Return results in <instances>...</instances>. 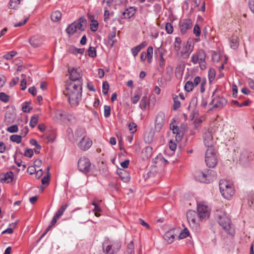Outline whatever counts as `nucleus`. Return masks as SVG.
Wrapping results in <instances>:
<instances>
[{
  "label": "nucleus",
  "instance_id": "obj_1",
  "mask_svg": "<svg viewBox=\"0 0 254 254\" xmlns=\"http://www.w3.org/2000/svg\"><path fill=\"white\" fill-rule=\"evenodd\" d=\"M82 84H75L66 83L64 94L67 97L71 106L78 105L82 96Z\"/></svg>",
  "mask_w": 254,
  "mask_h": 254
},
{
  "label": "nucleus",
  "instance_id": "obj_2",
  "mask_svg": "<svg viewBox=\"0 0 254 254\" xmlns=\"http://www.w3.org/2000/svg\"><path fill=\"white\" fill-rule=\"evenodd\" d=\"M215 218L219 225L225 232L231 236L235 234V229L231 224L230 219L225 212L217 210L215 213Z\"/></svg>",
  "mask_w": 254,
  "mask_h": 254
},
{
  "label": "nucleus",
  "instance_id": "obj_3",
  "mask_svg": "<svg viewBox=\"0 0 254 254\" xmlns=\"http://www.w3.org/2000/svg\"><path fill=\"white\" fill-rule=\"evenodd\" d=\"M194 177L200 182L209 183L216 178V173L212 170H206L204 172L199 170L194 173Z\"/></svg>",
  "mask_w": 254,
  "mask_h": 254
},
{
  "label": "nucleus",
  "instance_id": "obj_4",
  "mask_svg": "<svg viewBox=\"0 0 254 254\" xmlns=\"http://www.w3.org/2000/svg\"><path fill=\"white\" fill-rule=\"evenodd\" d=\"M219 189L222 196L227 199H230L235 193L233 185L225 180L220 181Z\"/></svg>",
  "mask_w": 254,
  "mask_h": 254
},
{
  "label": "nucleus",
  "instance_id": "obj_5",
  "mask_svg": "<svg viewBox=\"0 0 254 254\" xmlns=\"http://www.w3.org/2000/svg\"><path fill=\"white\" fill-rule=\"evenodd\" d=\"M205 59V52L203 50L200 49L196 54L192 55L190 61L194 64H199L200 68L204 70L206 68Z\"/></svg>",
  "mask_w": 254,
  "mask_h": 254
},
{
  "label": "nucleus",
  "instance_id": "obj_6",
  "mask_svg": "<svg viewBox=\"0 0 254 254\" xmlns=\"http://www.w3.org/2000/svg\"><path fill=\"white\" fill-rule=\"evenodd\" d=\"M197 216L201 221L206 220L210 215V210L204 201L197 203Z\"/></svg>",
  "mask_w": 254,
  "mask_h": 254
},
{
  "label": "nucleus",
  "instance_id": "obj_7",
  "mask_svg": "<svg viewBox=\"0 0 254 254\" xmlns=\"http://www.w3.org/2000/svg\"><path fill=\"white\" fill-rule=\"evenodd\" d=\"M205 162L209 167L213 168L217 163V159L214 148H207L205 152Z\"/></svg>",
  "mask_w": 254,
  "mask_h": 254
},
{
  "label": "nucleus",
  "instance_id": "obj_8",
  "mask_svg": "<svg viewBox=\"0 0 254 254\" xmlns=\"http://www.w3.org/2000/svg\"><path fill=\"white\" fill-rule=\"evenodd\" d=\"M69 73V80L66 83L75 84H82V79L80 70L73 68L71 70L68 69Z\"/></svg>",
  "mask_w": 254,
  "mask_h": 254
},
{
  "label": "nucleus",
  "instance_id": "obj_9",
  "mask_svg": "<svg viewBox=\"0 0 254 254\" xmlns=\"http://www.w3.org/2000/svg\"><path fill=\"white\" fill-rule=\"evenodd\" d=\"M254 159V154L247 150H243L240 153L239 163L243 166H248Z\"/></svg>",
  "mask_w": 254,
  "mask_h": 254
},
{
  "label": "nucleus",
  "instance_id": "obj_10",
  "mask_svg": "<svg viewBox=\"0 0 254 254\" xmlns=\"http://www.w3.org/2000/svg\"><path fill=\"white\" fill-rule=\"evenodd\" d=\"M227 101L222 96L213 94L212 96V101L210 104L213 105V108L220 110L223 108L227 104Z\"/></svg>",
  "mask_w": 254,
  "mask_h": 254
},
{
  "label": "nucleus",
  "instance_id": "obj_11",
  "mask_svg": "<svg viewBox=\"0 0 254 254\" xmlns=\"http://www.w3.org/2000/svg\"><path fill=\"white\" fill-rule=\"evenodd\" d=\"M165 120V115L164 112L160 111L156 115L154 121V130L159 132L163 128Z\"/></svg>",
  "mask_w": 254,
  "mask_h": 254
},
{
  "label": "nucleus",
  "instance_id": "obj_12",
  "mask_svg": "<svg viewBox=\"0 0 254 254\" xmlns=\"http://www.w3.org/2000/svg\"><path fill=\"white\" fill-rule=\"evenodd\" d=\"M77 167L79 171L87 174L90 171L91 163L88 158L81 157L78 161Z\"/></svg>",
  "mask_w": 254,
  "mask_h": 254
},
{
  "label": "nucleus",
  "instance_id": "obj_13",
  "mask_svg": "<svg viewBox=\"0 0 254 254\" xmlns=\"http://www.w3.org/2000/svg\"><path fill=\"white\" fill-rule=\"evenodd\" d=\"M55 118L59 122L66 123L71 121L73 117L64 111L57 110L55 113Z\"/></svg>",
  "mask_w": 254,
  "mask_h": 254
},
{
  "label": "nucleus",
  "instance_id": "obj_14",
  "mask_svg": "<svg viewBox=\"0 0 254 254\" xmlns=\"http://www.w3.org/2000/svg\"><path fill=\"white\" fill-rule=\"evenodd\" d=\"M92 141L87 136L82 138L77 143V146L82 150H87L92 145Z\"/></svg>",
  "mask_w": 254,
  "mask_h": 254
},
{
  "label": "nucleus",
  "instance_id": "obj_15",
  "mask_svg": "<svg viewBox=\"0 0 254 254\" xmlns=\"http://www.w3.org/2000/svg\"><path fill=\"white\" fill-rule=\"evenodd\" d=\"M121 245L119 244H113L107 245L106 247L103 245V250L105 254H114L120 249Z\"/></svg>",
  "mask_w": 254,
  "mask_h": 254
},
{
  "label": "nucleus",
  "instance_id": "obj_16",
  "mask_svg": "<svg viewBox=\"0 0 254 254\" xmlns=\"http://www.w3.org/2000/svg\"><path fill=\"white\" fill-rule=\"evenodd\" d=\"M179 25L181 33L184 34L188 30L191 28L192 24L190 19H185L180 21Z\"/></svg>",
  "mask_w": 254,
  "mask_h": 254
},
{
  "label": "nucleus",
  "instance_id": "obj_17",
  "mask_svg": "<svg viewBox=\"0 0 254 254\" xmlns=\"http://www.w3.org/2000/svg\"><path fill=\"white\" fill-rule=\"evenodd\" d=\"M203 141L205 146L208 148H213V138L212 132L210 131H207L203 134Z\"/></svg>",
  "mask_w": 254,
  "mask_h": 254
},
{
  "label": "nucleus",
  "instance_id": "obj_18",
  "mask_svg": "<svg viewBox=\"0 0 254 254\" xmlns=\"http://www.w3.org/2000/svg\"><path fill=\"white\" fill-rule=\"evenodd\" d=\"M193 46H191V44L188 42L185 46L183 47L181 52V56L184 58H188L192 52Z\"/></svg>",
  "mask_w": 254,
  "mask_h": 254
},
{
  "label": "nucleus",
  "instance_id": "obj_19",
  "mask_svg": "<svg viewBox=\"0 0 254 254\" xmlns=\"http://www.w3.org/2000/svg\"><path fill=\"white\" fill-rule=\"evenodd\" d=\"M30 45L34 48L40 47L42 44V40L41 37L34 36L29 40Z\"/></svg>",
  "mask_w": 254,
  "mask_h": 254
},
{
  "label": "nucleus",
  "instance_id": "obj_20",
  "mask_svg": "<svg viewBox=\"0 0 254 254\" xmlns=\"http://www.w3.org/2000/svg\"><path fill=\"white\" fill-rule=\"evenodd\" d=\"M147 45V43L146 41H144L142 42L139 45L132 48L131 49V53L134 57H136L138 53L140 51V50L146 46Z\"/></svg>",
  "mask_w": 254,
  "mask_h": 254
},
{
  "label": "nucleus",
  "instance_id": "obj_21",
  "mask_svg": "<svg viewBox=\"0 0 254 254\" xmlns=\"http://www.w3.org/2000/svg\"><path fill=\"white\" fill-rule=\"evenodd\" d=\"M77 28L81 31L85 30L86 27V20L84 17H80L76 21Z\"/></svg>",
  "mask_w": 254,
  "mask_h": 254
},
{
  "label": "nucleus",
  "instance_id": "obj_22",
  "mask_svg": "<svg viewBox=\"0 0 254 254\" xmlns=\"http://www.w3.org/2000/svg\"><path fill=\"white\" fill-rule=\"evenodd\" d=\"M201 221L199 218H194L192 221L189 222L190 227L195 232H199L200 230L199 221Z\"/></svg>",
  "mask_w": 254,
  "mask_h": 254
},
{
  "label": "nucleus",
  "instance_id": "obj_23",
  "mask_svg": "<svg viewBox=\"0 0 254 254\" xmlns=\"http://www.w3.org/2000/svg\"><path fill=\"white\" fill-rule=\"evenodd\" d=\"M135 12V10L133 7H130L126 9L123 13L124 18H130L132 17Z\"/></svg>",
  "mask_w": 254,
  "mask_h": 254
},
{
  "label": "nucleus",
  "instance_id": "obj_24",
  "mask_svg": "<svg viewBox=\"0 0 254 254\" xmlns=\"http://www.w3.org/2000/svg\"><path fill=\"white\" fill-rule=\"evenodd\" d=\"M164 239L168 244L172 243L175 240V236L172 231L167 232L164 236Z\"/></svg>",
  "mask_w": 254,
  "mask_h": 254
},
{
  "label": "nucleus",
  "instance_id": "obj_25",
  "mask_svg": "<svg viewBox=\"0 0 254 254\" xmlns=\"http://www.w3.org/2000/svg\"><path fill=\"white\" fill-rule=\"evenodd\" d=\"M118 174L120 175L121 180L127 183L130 180V176L129 174L124 170H120L118 171Z\"/></svg>",
  "mask_w": 254,
  "mask_h": 254
},
{
  "label": "nucleus",
  "instance_id": "obj_26",
  "mask_svg": "<svg viewBox=\"0 0 254 254\" xmlns=\"http://www.w3.org/2000/svg\"><path fill=\"white\" fill-rule=\"evenodd\" d=\"M75 136L76 140L80 138L82 139L84 137H86V131L85 129L81 127L77 128L75 132Z\"/></svg>",
  "mask_w": 254,
  "mask_h": 254
},
{
  "label": "nucleus",
  "instance_id": "obj_27",
  "mask_svg": "<svg viewBox=\"0 0 254 254\" xmlns=\"http://www.w3.org/2000/svg\"><path fill=\"white\" fill-rule=\"evenodd\" d=\"M77 29L76 21H74L67 27L66 31L69 35H72L76 32Z\"/></svg>",
  "mask_w": 254,
  "mask_h": 254
},
{
  "label": "nucleus",
  "instance_id": "obj_28",
  "mask_svg": "<svg viewBox=\"0 0 254 254\" xmlns=\"http://www.w3.org/2000/svg\"><path fill=\"white\" fill-rule=\"evenodd\" d=\"M230 46L233 49H236L239 46V38L238 36L233 35L230 40Z\"/></svg>",
  "mask_w": 254,
  "mask_h": 254
},
{
  "label": "nucleus",
  "instance_id": "obj_29",
  "mask_svg": "<svg viewBox=\"0 0 254 254\" xmlns=\"http://www.w3.org/2000/svg\"><path fill=\"white\" fill-rule=\"evenodd\" d=\"M116 28L115 27H113L112 30L110 31L108 35V38L110 42H111V44L112 45H113L116 42V40H115L114 39L116 37Z\"/></svg>",
  "mask_w": 254,
  "mask_h": 254
},
{
  "label": "nucleus",
  "instance_id": "obj_30",
  "mask_svg": "<svg viewBox=\"0 0 254 254\" xmlns=\"http://www.w3.org/2000/svg\"><path fill=\"white\" fill-rule=\"evenodd\" d=\"M62 18V13L59 10L53 12L51 15V18L54 22L59 21Z\"/></svg>",
  "mask_w": 254,
  "mask_h": 254
},
{
  "label": "nucleus",
  "instance_id": "obj_31",
  "mask_svg": "<svg viewBox=\"0 0 254 254\" xmlns=\"http://www.w3.org/2000/svg\"><path fill=\"white\" fill-rule=\"evenodd\" d=\"M100 202L101 201L94 200L92 202V205L94 206V208L93 210V211H95V215L97 217H99L100 215V214H98V212H100L101 210V208L99 206V204Z\"/></svg>",
  "mask_w": 254,
  "mask_h": 254
},
{
  "label": "nucleus",
  "instance_id": "obj_32",
  "mask_svg": "<svg viewBox=\"0 0 254 254\" xmlns=\"http://www.w3.org/2000/svg\"><path fill=\"white\" fill-rule=\"evenodd\" d=\"M186 215L188 222L192 221L194 218L198 217L196 212L192 210L188 211Z\"/></svg>",
  "mask_w": 254,
  "mask_h": 254
},
{
  "label": "nucleus",
  "instance_id": "obj_33",
  "mask_svg": "<svg viewBox=\"0 0 254 254\" xmlns=\"http://www.w3.org/2000/svg\"><path fill=\"white\" fill-rule=\"evenodd\" d=\"M182 43L181 39L178 37L175 38V42L174 43V47L176 52L178 53L181 50V45Z\"/></svg>",
  "mask_w": 254,
  "mask_h": 254
},
{
  "label": "nucleus",
  "instance_id": "obj_34",
  "mask_svg": "<svg viewBox=\"0 0 254 254\" xmlns=\"http://www.w3.org/2000/svg\"><path fill=\"white\" fill-rule=\"evenodd\" d=\"M153 49L152 46L149 47L147 49L146 56L147 57V62L151 63L153 58Z\"/></svg>",
  "mask_w": 254,
  "mask_h": 254
},
{
  "label": "nucleus",
  "instance_id": "obj_35",
  "mask_svg": "<svg viewBox=\"0 0 254 254\" xmlns=\"http://www.w3.org/2000/svg\"><path fill=\"white\" fill-rule=\"evenodd\" d=\"M1 180L4 181L7 183H9L13 180V173L11 172L7 173L4 175V177L1 178Z\"/></svg>",
  "mask_w": 254,
  "mask_h": 254
},
{
  "label": "nucleus",
  "instance_id": "obj_36",
  "mask_svg": "<svg viewBox=\"0 0 254 254\" xmlns=\"http://www.w3.org/2000/svg\"><path fill=\"white\" fill-rule=\"evenodd\" d=\"M67 204H65L64 205L61 206V207L60 208V209L58 210V211L55 215L56 216V217L59 218L61 216H62L65 209L67 208Z\"/></svg>",
  "mask_w": 254,
  "mask_h": 254
},
{
  "label": "nucleus",
  "instance_id": "obj_37",
  "mask_svg": "<svg viewBox=\"0 0 254 254\" xmlns=\"http://www.w3.org/2000/svg\"><path fill=\"white\" fill-rule=\"evenodd\" d=\"M22 136L20 135L13 134L10 136V140L12 142L20 143L21 141Z\"/></svg>",
  "mask_w": 254,
  "mask_h": 254
},
{
  "label": "nucleus",
  "instance_id": "obj_38",
  "mask_svg": "<svg viewBox=\"0 0 254 254\" xmlns=\"http://www.w3.org/2000/svg\"><path fill=\"white\" fill-rule=\"evenodd\" d=\"M159 66L161 67H163L165 64V59L163 57L164 54H163V52H162V49H159Z\"/></svg>",
  "mask_w": 254,
  "mask_h": 254
},
{
  "label": "nucleus",
  "instance_id": "obj_39",
  "mask_svg": "<svg viewBox=\"0 0 254 254\" xmlns=\"http://www.w3.org/2000/svg\"><path fill=\"white\" fill-rule=\"evenodd\" d=\"M39 117L38 115H34L32 116L30 121V126L33 128L36 125H37Z\"/></svg>",
  "mask_w": 254,
  "mask_h": 254
},
{
  "label": "nucleus",
  "instance_id": "obj_40",
  "mask_svg": "<svg viewBox=\"0 0 254 254\" xmlns=\"http://www.w3.org/2000/svg\"><path fill=\"white\" fill-rule=\"evenodd\" d=\"M170 129L172 130L174 134H176L177 135H179V137L181 135V130L178 126H176L173 125H170Z\"/></svg>",
  "mask_w": 254,
  "mask_h": 254
},
{
  "label": "nucleus",
  "instance_id": "obj_41",
  "mask_svg": "<svg viewBox=\"0 0 254 254\" xmlns=\"http://www.w3.org/2000/svg\"><path fill=\"white\" fill-rule=\"evenodd\" d=\"M152 154V148L150 147H147L142 151V154H145V157L149 158L151 157Z\"/></svg>",
  "mask_w": 254,
  "mask_h": 254
},
{
  "label": "nucleus",
  "instance_id": "obj_42",
  "mask_svg": "<svg viewBox=\"0 0 254 254\" xmlns=\"http://www.w3.org/2000/svg\"><path fill=\"white\" fill-rule=\"evenodd\" d=\"M194 87L193 82L191 81H188L186 82L185 85V89L187 92H190L192 90Z\"/></svg>",
  "mask_w": 254,
  "mask_h": 254
},
{
  "label": "nucleus",
  "instance_id": "obj_43",
  "mask_svg": "<svg viewBox=\"0 0 254 254\" xmlns=\"http://www.w3.org/2000/svg\"><path fill=\"white\" fill-rule=\"evenodd\" d=\"M92 23L90 24V29L92 31L95 32L98 29V22L97 20L91 19Z\"/></svg>",
  "mask_w": 254,
  "mask_h": 254
},
{
  "label": "nucleus",
  "instance_id": "obj_44",
  "mask_svg": "<svg viewBox=\"0 0 254 254\" xmlns=\"http://www.w3.org/2000/svg\"><path fill=\"white\" fill-rule=\"evenodd\" d=\"M178 97L177 96H175L173 97L174 100V104H173V109L174 110H176L178 109L181 105L180 102L178 100Z\"/></svg>",
  "mask_w": 254,
  "mask_h": 254
},
{
  "label": "nucleus",
  "instance_id": "obj_45",
  "mask_svg": "<svg viewBox=\"0 0 254 254\" xmlns=\"http://www.w3.org/2000/svg\"><path fill=\"white\" fill-rule=\"evenodd\" d=\"M16 224H17L16 222L10 224L9 226H11V228H8L7 229H6V230H4L2 232V234H5V233L11 234V233H12L13 232V229L15 227V226L16 225Z\"/></svg>",
  "mask_w": 254,
  "mask_h": 254
},
{
  "label": "nucleus",
  "instance_id": "obj_46",
  "mask_svg": "<svg viewBox=\"0 0 254 254\" xmlns=\"http://www.w3.org/2000/svg\"><path fill=\"white\" fill-rule=\"evenodd\" d=\"M208 78L210 82H211L214 79L216 72L213 68H210L208 71Z\"/></svg>",
  "mask_w": 254,
  "mask_h": 254
},
{
  "label": "nucleus",
  "instance_id": "obj_47",
  "mask_svg": "<svg viewBox=\"0 0 254 254\" xmlns=\"http://www.w3.org/2000/svg\"><path fill=\"white\" fill-rule=\"evenodd\" d=\"M127 251L128 254H134V244L132 241L127 245Z\"/></svg>",
  "mask_w": 254,
  "mask_h": 254
},
{
  "label": "nucleus",
  "instance_id": "obj_48",
  "mask_svg": "<svg viewBox=\"0 0 254 254\" xmlns=\"http://www.w3.org/2000/svg\"><path fill=\"white\" fill-rule=\"evenodd\" d=\"M88 56L91 58H95L96 57V51L94 47H90L88 50Z\"/></svg>",
  "mask_w": 254,
  "mask_h": 254
},
{
  "label": "nucleus",
  "instance_id": "obj_49",
  "mask_svg": "<svg viewBox=\"0 0 254 254\" xmlns=\"http://www.w3.org/2000/svg\"><path fill=\"white\" fill-rule=\"evenodd\" d=\"M21 0H10L9 7L11 9H15L20 4Z\"/></svg>",
  "mask_w": 254,
  "mask_h": 254
},
{
  "label": "nucleus",
  "instance_id": "obj_50",
  "mask_svg": "<svg viewBox=\"0 0 254 254\" xmlns=\"http://www.w3.org/2000/svg\"><path fill=\"white\" fill-rule=\"evenodd\" d=\"M6 131L10 133H15L18 131L17 125H13L7 128Z\"/></svg>",
  "mask_w": 254,
  "mask_h": 254
},
{
  "label": "nucleus",
  "instance_id": "obj_51",
  "mask_svg": "<svg viewBox=\"0 0 254 254\" xmlns=\"http://www.w3.org/2000/svg\"><path fill=\"white\" fill-rule=\"evenodd\" d=\"M140 105L141 107H142V109L143 110H145L146 109L147 106L148 105V102L147 98L146 96H144L142 97V98L141 100Z\"/></svg>",
  "mask_w": 254,
  "mask_h": 254
},
{
  "label": "nucleus",
  "instance_id": "obj_52",
  "mask_svg": "<svg viewBox=\"0 0 254 254\" xmlns=\"http://www.w3.org/2000/svg\"><path fill=\"white\" fill-rule=\"evenodd\" d=\"M9 100V96L3 92L0 93V100L4 103L7 102Z\"/></svg>",
  "mask_w": 254,
  "mask_h": 254
},
{
  "label": "nucleus",
  "instance_id": "obj_53",
  "mask_svg": "<svg viewBox=\"0 0 254 254\" xmlns=\"http://www.w3.org/2000/svg\"><path fill=\"white\" fill-rule=\"evenodd\" d=\"M51 174L50 172H48V174L46 176L43 177L42 179L41 183L43 185H48L50 181V177Z\"/></svg>",
  "mask_w": 254,
  "mask_h": 254
},
{
  "label": "nucleus",
  "instance_id": "obj_54",
  "mask_svg": "<svg viewBox=\"0 0 254 254\" xmlns=\"http://www.w3.org/2000/svg\"><path fill=\"white\" fill-rule=\"evenodd\" d=\"M189 234L190 233L189 230L187 228H185L183 231H182L180 233L179 236V238L180 239H185L189 235Z\"/></svg>",
  "mask_w": 254,
  "mask_h": 254
},
{
  "label": "nucleus",
  "instance_id": "obj_55",
  "mask_svg": "<svg viewBox=\"0 0 254 254\" xmlns=\"http://www.w3.org/2000/svg\"><path fill=\"white\" fill-rule=\"evenodd\" d=\"M109 85L107 81L103 82L102 84V92L104 95H106L108 93L109 90Z\"/></svg>",
  "mask_w": 254,
  "mask_h": 254
},
{
  "label": "nucleus",
  "instance_id": "obj_56",
  "mask_svg": "<svg viewBox=\"0 0 254 254\" xmlns=\"http://www.w3.org/2000/svg\"><path fill=\"white\" fill-rule=\"evenodd\" d=\"M165 29L167 33L172 34L173 32V27L172 24L169 22L166 23Z\"/></svg>",
  "mask_w": 254,
  "mask_h": 254
},
{
  "label": "nucleus",
  "instance_id": "obj_57",
  "mask_svg": "<svg viewBox=\"0 0 254 254\" xmlns=\"http://www.w3.org/2000/svg\"><path fill=\"white\" fill-rule=\"evenodd\" d=\"M137 126L135 123L132 122L128 125V128L131 133H133L136 131Z\"/></svg>",
  "mask_w": 254,
  "mask_h": 254
},
{
  "label": "nucleus",
  "instance_id": "obj_58",
  "mask_svg": "<svg viewBox=\"0 0 254 254\" xmlns=\"http://www.w3.org/2000/svg\"><path fill=\"white\" fill-rule=\"evenodd\" d=\"M21 76L23 77L20 83L21 90H24L26 88V81L25 80V75L22 74Z\"/></svg>",
  "mask_w": 254,
  "mask_h": 254
},
{
  "label": "nucleus",
  "instance_id": "obj_59",
  "mask_svg": "<svg viewBox=\"0 0 254 254\" xmlns=\"http://www.w3.org/2000/svg\"><path fill=\"white\" fill-rule=\"evenodd\" d=\"M193 33L196 37H199L200 35V29L198 24H195L193 27Z\"/></svg>",
  "mask_w": 254,
  "mask_h": 254
},
{
  "label": "nucleus",
  "instance_id": "obj_60",
  "mask_svg": "<svg viewBox=\"0 0 254 254\" xmlns=\"http://www.w3.org/2000/svg\"><path fill=\"white\" fill-rule=\"evenodd\" d=\"M111 115V108L110 106H104V116L106 118L109 117Z\"/></svg>",
  "mask_w": 254,
  "mask_h": 254
},
{
  "label": "nucleus",
  "instance_id": "obj_61",
  "mask_svg": "<svg viewBox=\"0 0 254 254\" xmlns=\"http://www.w3.org/2000/svg\"><path fill=\"white\" fill-rule=\"evenodd\" d=\"M28 19H29V17L27 16H26L24 17L23 21L19 22L17 23H15L14 24V27L22 26L24 25L27 22V21L28 20Z\"/></svg>",
  "mask_w": 254,
  "mask_h": 254
},
{
  "label": "nucleus",
  "instance_id": "obj_62",
  "mask_svg": "<svg viewBox=\"0 0 254 254\" xmlns=\"http://www.w3.org/2000/svg\"><path fill=\"white\" fill-rule=\"evenodd\" d=\"M28 131L29 129L27 126L23 127L21 130L20 135L22 136V137H24L28 133Z\"/></svg>",
  "mask_w": 254,
  "mask_h": 254
},
{
  "label": "nucleus",
  "instance_id": "obj_63",
  "mask_svg": "<svg viewBox=\"0 0 254 254\" xmlns=\"http://www.w3.org/2000/svg\"><path fill=\"white\" fill-rule=\"evenodd\" d=\"M30 143L31 145L35 146L38 149L40 150L41 149V146L38 144V142L36 139H31L30 141Z\"/></svg>",
  "mask_w": 254,
  "mask_h": 254
},
{
  "label": "nucleus",
  "instance_id": "obj_64",
  "mask_svg": "<svg viewBox=\"0 0 254 254\" xmlns=\"http://www.w3.org/2000/svg\"><path fill=\"white\" fill-rule=\"evenodd\" d=\"M66 132L68 134V136L69 139L72 141L74 139L72 129L70 127L67 128V130H66Z\"/></svg>",
  "mask_w": 254,
  "mask_h": 254
}]
</instances>
